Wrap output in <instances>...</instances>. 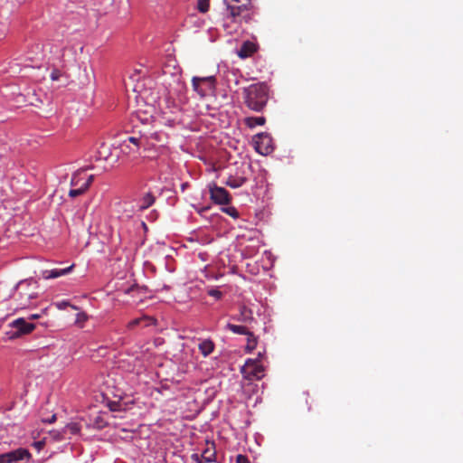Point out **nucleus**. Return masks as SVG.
<instances>
[{
  "label": "nucleus",
  "instance_id": "obj_1",
  "mask_svg": "<svg viewBox=\"0 0 463 463\" xmlns=\"http://www.w3.org/2000/svg\"><path fill=\"white\" fill-rule=\"evenodd\" d=\"M242 99L245 106L255 112H261L269 99V89L264 82L249 85L242 90Z\"/></svg>",
  "mask_w": 463,
  "mask_h": 463
},
{
  "label": "nucleus",
  "instance_id": "obj_2",
  "mask_svg": "<svg viewBox=\"0 0 463 463\" xmlns=\"http://www.w3.org/2000/svg\"><path fill=\"white\" fill-rule=\"evenodd\" d=\"M225 15L233 23H249L252 19L251 0H223Z\"/></svg>",
  "mask_w": 463,
  "mask_h": 463
},
{
  "label": "nucleus",
  "instance_id": "obj_3",
  "mask_svg": "<svg viewBox=\"0 0 463 463\" xmlns=\"http://www.w3.org/2000/svg\"><path fill=\"white\" fill-rule=\"evenodd\" d=\"M37 282L33 279L22 280L17 284L16 292L19 295L20 306L22 307H25L31 299L37 298Z\"/></svg>",
  "mask_w": 463,
  "mask_h": 463
},
{
  "label": "nucleus",
  "instance_id": "obj_4",
  "mask_svg": "<svg viewBox=\"0 0 463 463\" xmlns=\"http://www.w3.org/2000/svg\"><path fill=\"white\" fill-rule=\"evenodd\" d=\"M216 79L214 76L193 77L192 86L195 92L202 98L215 90Z\"/></svg>",
  "mask_w": 463,
  "mask_h": 463
},
{
  "label": "nucleus",
  "instance_id": "obj_5",
  "mask_svg": "<svg viewBox=\"0 0 463 463\" xmlns=\"http://www.w3.org/2000/svg\"><path fill=\"white\" fill-rule=\"evenodd\" d=\"M241 373L247 380H260L264 376V367L259 360L248 359L241 367Z\"/></svg>",
  "mask_w": 463,
  "mask_h": 463
},
{
  "label": "nucleus",
  "instance_id": "obj_6",
  "mask_svg": "<svg viewBox=\"0 0 463 463\" xmlns=\"http://www.w3.org/2000/svg\"><path fill=\"white\" fill-rule=\"evenodd\" d=\"M9 326L15 329V331L8 333L10 339H15L23 335L30 334L35 328L34 324L26 322L23 317L14 320Z\"/></svg>",
  "mask_w": 463,
  "mask_h": 463
},
{
  "label": "nucleus",
  "instance_id": "obj_7",
  "mask_svg": "<svg viewBox=\"0 0 463 463\" xmlns=\"http://www.w3.org/2000/svg\"><path fill=\"white\" fill-rule=\"evenodd\" d=\"M210 198L216 204H228L231 202V195L229 192L223 187L211 184L209 186Z\"/></svg>",
  "mask_w": 463,
  "mask_h": 463
},
{
  "label": "nucleus",
  "instance_id": "obj_8",
  "mask_svg": "<svg viewBox=\"0 0 463 463\" xmlns=\"http://www.w3.org/2000/svg\"><path fill=\"white\" fill-rule=\"evenodd\" d=\"M255 148L261 155H269L272 152V138L268 133H260L255 136Z\"/></svg>",
  "mask_w": 463,
  "mask_h": 463
},
{
  "label": "nucleus",
  "instance_id": "obj_9",
  "mask_svg": "<svg viewBox=\"0 0 463 463\" xmlns=\"http://www.w3.org/2000/svg\"><path fill=\"white\" fill-rule=\"evenodd\" d=\"M31 453L26 449H17L13 451L3 453L0 455V463H13L24 458H30Z\"/></svg>",
  "mask_w": 463,
  "mask_h": 463
},
{
  "label": "nucleus",
  "instance_id": "obj_10",
  "mask_svg": "<svg viewBox=\"0 0 463 463\" xmlns=\"http://www.w3.org/2000/svg\"><path fill=\"white\" fill-rule=\"evenodd\" d=\"M156 319L155 317L149 316H142L140 317L129 321L127 325V327L129 330H133L137 326H149L152 325H156Z\"/></svg>",
  "mask_w": 463,
  "mask_h": 463
},
{
  "label": "nucleus",
  "instance_id": "obj_11",
  "mask_svg": "<svg viewBox=\"0 0 463 463\" xmlns=\"http://www.w3.org/2000/svg\"><path fill=\"white\" fill-rule=\"evenodd\" d=\"M144 138L145 146H156V145L164 146V143L166 140L167 137L164 132L160 131L153 132L148 137H146Z\"/></svg>",
  "mask_w": 463,
  "mask_h": 463
},
{
  "label": "nucleus",
  "instance_id": "obj_12",
  "mask_svg": "<svg viewBox=\"0 0 463 463\" xmlns=\"http://www.w3.org/2000/svg\"><path fill=\"white\" fill-rule=\"evenodd\" d=\"M74 268V264L65 268V269H53L51 270H44L43 272V277L45 279H56L61 276H64L69 274Z\"/></svg>",
  "mask_w": 463,
  "mask_h": 463
},
{
  "label": "nucleus",
  "instance_id": "obj_13",
  "mask_svg": "<svg viewBox=\"0 0 463 463\" xmlns=\"http://www.w3.org/2000/svg\"><path fill=\"white\" fill-rule=\"evenodd\" d=\"M256 52V45L250 42H244L238 51V56L241 59L250 57Z\"/></svg>",
  "mask_w": 463,
  "mask_h": 463
},
{
  "label": "nucleus",
  "instance_id": "obj_14",
  "mask_svg": "<svg viewBox=\"0 0 463 463\" xmlns=\"http://www.w3.org/2000/svg\"><path fill=\"white\" fill-rule=\"evenodd\" d=\"M120 153L135 159L139 155V149L137 146H131L129 143H121L119 145Z\"/></svg>",
  "mask_w": 463,
  "mask_h": 463
},
{
  "label": "nucleus",
  "instance_id": "obj_15",
  "mask_svg": "<svg viewBox=\"0 0 463 463\" xmlns=\"http://www.w3.org/2000/svg\"><path fill=\"white\" fill-rule=\"evenodd\" d=\"M202 459L207 463L214 462L216 460V450L213 442L207 444V448L202 453Z\"/></svg>",
  "mask_w": 463,
  "mask_h": 463
},
{
  "label": "nucleus",
  "instance_id": "obj_16",
  "mask_svg": "<svg viewBox=\"0 0 463 463\" xmlns=\"http://www.w3.org/2000/svg\"><path fill=\"white\" fill-rule=\"evenodd\" d=\"M215 345L211 339H203L198 345L200 353L204 356H208L214 350Z\"/></svg>",
  "mask_w": 463,
  "mask_h": 463
},
{
  "label": "nucleus",
  "instance_id": "obj_17",
  "mask_svg": "<svg viewBox=\"0 0 463 463\" xmlns=\"http://www.w3.org/2000/svg\"><path fill=\"white\" fill-rule=\"evenodd\" d=\"M247 182V178L244 176H233L230 175L225 181V184L231 188H239Z\"/></svg>",
  "mask_w": 463,
  "mask_h": 463
},
{
  "label": "nucleus",
  "instance_id": "obj_18",
  "mask_svg": "<svg viewBox=\"0 0 463 463\" xmlns=\"http://www.w3.org/2000/svg\"><path fill=\"white\" fill-rule=\"evenodd\" d=\"M155 196L151 193H146L141 198L138 208L140 211L146 210L155 203Z\"/></svg>",
  "mask_w": 463,
  "mask_h": 463
},
{
  "label": "nucleus",
  "instance_id": "obj_19",
  "mask_svg": "<svg viewBox=\"0 0 463 463\" xmlns=\"http://www.w3.org/2000/svg\"><path fill=\"white\" fill-rule=\"evenodd\" d=\"M265 123L266 118L264 117H248L245 118V124L250 128L256 126H263Z\"/></svg>",
  "mask_w": 463,
  "mask_h": 463
},
{
  "label": "nucleus",
  "instance_id": "obj_20",
  "mask_svg": "<svg viewBox=\"0 0 463 463\" xmlns=\"http://www.w3.org/2000/svg\"><path fill=\"white\" fill-rule=\"evenodd\" d=\"M257 344H258L257 336L252 332H250L247 335V345L245 347L246 352L251 353L256 348Z\"/></svg>",
  "mask_w": 463,
  "mask_h": 463
},
{
  "label": "nucleus",
  "instance_id": "obj_21",
  "mask_svg": "<svg viewBox=\"0 0 463 463\" xmlns=\"http://www.w3.org/2000/svg\"><path fill=\"white\" fill-rule=\"evenodd\" d=\"M226 328L237 335H247L250 331L244 326H238L234 324L228 323L226 325Z\"/></svg>",
  "mask_w": 463,
  "mask_h": 463
},
{
  "label": "nucleus",
  "instance_id": "obj_22",
  "mask_svg": "<svg viewBox=\"0 0 463 463\" xmlns=\"http://www.w3.org/2000/svg\"><path fill=\"white\" fill-rule=\"evenodd\" d=\"M239 321L249 323L253 320L252 312L251 310L248 309L246 307H241L240 312V317L238 318Z\"/></svg>",
  "mask_w": 463,
  "mask_h": 463
},
{
  "label": "nucleus",
  "instance_id": "obj_23",
  "mask_svg": "<svg viewBox=\"0 0 463 463\" xmlns=\"http://www.w3.org/2000/svg\"><path fill=\"white\" fill-rule=\"evenodd\" d=\"M122 143H129L131 146H137L139 149L140 146H145V138H144V137H129L127 139H125Z\"/></svg>",
  "mask_w": 463,
  "mask_h": 463
},
{
  "label": "nucleus",
  "instance_id": "obj_24",
  "mask_svg": "<svg viewBox=\"0 0 463 463\" xmlns=\"http://www.w3.org/2000/svg\"><path fill=\"white\" fill-rule=\"evenodd\" d=\"M84 171H85V169H80V170L77 171L75 174H73L71 180V186L76 187V186H78V185L80 186L81 184L80 181L82 180V178L80 177V175Z\"/></svg>",
  "mask_w": 463,
  "mask_h": 463
},
{
  "label": "nucleus",
  "instance_id": "obj_25",
  "mask_svg": "<svg viewBox=\"0 0 463 463\" xmlns=\"http://www.w3.org/2000/svg\"><path fill=\"white\" fill-rule=\"evenodd\" d=\"M65 430L69 431L71 434L76 435L80 431V425L77 422L68 423L65 427Z\"/></svg>",
  "mask_w": 463,
  "mask_h": 463
},
{
  "label": "nucleus",
  "instance_id": "obj_26",
  "mask_svg": "<svg viewBox=\"0 0 463 463\" xmlns=\"http://www.w3.org/2000/svg\"><path fill=\"white\" fill-rule=\"evenodd\" d=\"M86 191H87V189L82 184H80L77 188L71 189L69 191V196L71 198H75L77 196L83 194Z\"/></svg>",
  "mask_w": 463,
  "mask_h": 463
},
{
  "label": "nucleus",
  "instance_id": "obj_27",
  "mask_svg": "<svg viewBox=\"0 0 463 463\" xmlns=\"http://www.w3.org/2000/svg\"><path fill=\"white\" fill-rule=\"evenodd\" d=\"M210 7V0H197V9L201 13H206Z\"/></svg>",
  "mask_w": 463,
  "mask_h": 463
},
{
  "label": "nucleus",
  "instance_id": "obj_28",
  "mask_svg": "<svg viewBox=\"0 0 463 463\" xmlns=\"http://www.w3.org/2000/svg\"><path fill=\"white\" fill-rule=\"evenodd\" d=\"M222 211L234 219H237L239 217V213L237 209L233 206L223 207Z\"/></svg>",
  "mask_w": 463,
  "mask_h": 463
},
{
  "label": "nucleus",
  "instance_id": "obj_29",
  "mask_svg": "<svg viewBox=\"0 0 463 463\" xmlns=\"http://www.w3.org/2000/svg\"><path fill=\"white\" fill-rule=\"evenodd\" d=\"M103 150H109V148L105 145H102L100 147V150H99V152H98V154H99L98 159L107 160L108 155L105 152H103Z\"/></svg>",
  "mask_w": 463,
  "mask_h": 463
},
{
  "label": "nucleus",
  "instance_id": "obj_30",
  "mask_svg": "<svg viewBox=\"0 0 463 463\" xmlns=\"http://www.w3.org/2000/svg\"><path fill=\"white\" fill-rule=\"evenodd\" d=\"M208 294L216 299H220L222 296V293L218 289H211L208 291Z\"/></svg>",
  "mask_w": 463,
  "mask_h": 463
},
{
  "label": "nucleus",
  "instance_id": "obj_31",
  "mask_svg": "<svg viewBox=\"0 0 463 463\" xmlns=\"http://www.w3.org/2000/svg\"><path fill=\"white\" fill-rule=\"evenodd\" d=\"M236 463H250V462L246 456L239 454L236 457Z\"/></svg>",
  "mask_w": 463,
  "mask_h": 463
},
{
  "label": "nucleus",
  "instance_id": "obj_32",
  "mask_svg": "<svg viewBox=\"0 0 463 463\" xmlns=\"http://www.w3.org/2000/svg\"><path fill=\"white\" fill-rule=\"evenodd\" d=\"M61 75V72L59 70H53L51 72L50 77L52 80H58L60 79Z\"/></svg>",
  "mask_w": 463,
  "mask_h": 463
},
{
  "label": "nucleus",
  "instance_id": "obj_33",
  "mask_svg": "<svg viewBox=\"0 0 463 463\" xmlns=\"http://www.w3.org/2000/svg\"><path fill=\"white\" fill-rule=\"evenodd\" d=\"M94 175H90L87 180L81 183V184L88 190L91 183L93 182Z\"/></svg>",
  "mask_w": 463,
  "mask_h": 463
},
{
  "label": "nucleus",
  "instance_id": "obj_34",
  "mask_svg": "<svg viewBox=\"0 0 463 463\" xmlns=\"http://www.w3.org/2000/svg\"><path fill=\"white\" fill-rule=\"evenodd\" d=\"M191 459L196 463L203 462L202 456L200 457L196 453L191 455Z\"/></svg>",
  "mask_w": 463,
  "mask_h": 463
},
{
  "label": "nucleus",
  "instance_id": "obj_35",
  "mask_svg": "<svg viewBox=\"0 0 463 463\" xmlns=\"http://www.w3.org/2000/svg\"><path fill=\"white\" fill-rule=\"evenodd\" d=\"M87 320V316L84 313L78 314L77 322H82Z\"/></svg>",
  "mask_w": 463,
  "mask_h": 463
},
{
  "label": "nucleus",
  "instance_id": "obj_36",
  "mask_svg": "<svg viewBox=\"0 0 463 463\" xmlns=\"http://www.w3.org/2000/svg\"><path fill=\"white\" fill-rule=\"evenodd\" d=\"M67 306H70V307H71L72 308L76 309V307H74V306H72V305H70V304H69L68 302H66V301H63V302H61V303L58 304V307H59V308H63V307H67Z\"/></svg>",
  "mask_w": 463,
  "mask_h": 463
},
{
  "label": "nucleus",
  "instance_id": "obj_37",
  "mask_svg": "<svg viewBox=\"0 0 463 463\" xmlns=\"http://www.w3.org/2000/svg\"><path fill=\"white\" fill-rule=\"evenodd\" d=\"M56 420V415L53 414L49 420H47L46 421L48 423H53L54 421Z\"/></svg>",
  "mask_w": 463,
  "mask_h": 463
},
{
  "label": "nucleus",
  "instance_id": "obj_38",
  "mask_svg": "<svg viewBox=\"0 0 463 463\" xmlns=\"http://www.w3.org/2000/svg\"><path fill=\"white\" fill-rule=\"evenodd\" d=\"M41 316L38 314H33L29 317L30 319H38Z\"/></svg>",
  "mask_w": 463,
  "mask_h": 463
},
{
  "label": "nucleus",
  "instance_id": "obj_39",
  "mask_svg": "<svg viewBox=\"0 0 463 463\" xmlns=\"http://www.w3.org/2000/svg\"><path fill=\"white\" fill-rule=\"evenodd\" d=\"M34 445H35L38 449H41V448H42V446H43L42 442H40V441H39V442H35V443H34Z\"/></svg>",
  "mask_w": 463,
  "mask_h": 463
},
{
  "label": "nucleus",
  "instance_id": "obj_40",
  "mask_svg": "<svg viewBox=\"0 0 463 463\" xmlns=\"http://www.w3.org/2000/svg\"><path fill=\"white\" fill-rule=\"evenodd\" d=\"M258 356H259V357H258V359H257V360H259V361H260V357H262V354L260 353Z\"/></svg>",
  "mask_w": 463,
  "mask_h": 463
},
{
  "label": "nucleus",
  "instance_id": "obj_41",
  "mask_svg": "<svg viewBox=\"0 0 463 463\" xmlns=\"http://www.w3.org/2000/svg\"><path fill=\"white\" fill-rule=\"evenodd\" d=\"M185 186H186V184H184L182 185L183 189H184V188H185Z\"/></svg>",
  "mask_w": 463,
  "mask_h": 463
},
{
  "label": "nucleus",
  "instance_id": "obj_42",
  "mask_svg": "<svg viewBox=\"0 0 463 463\" xmlns=\"http://www.w3.org/2000/svg\"><path fill=\"white\" fill-rule=\"evenodd\" d=\"M199 463H203V462H199Z\"/></svg>",
  "mask_w": 463,
  "mask_h": 463
}]
</instances>
